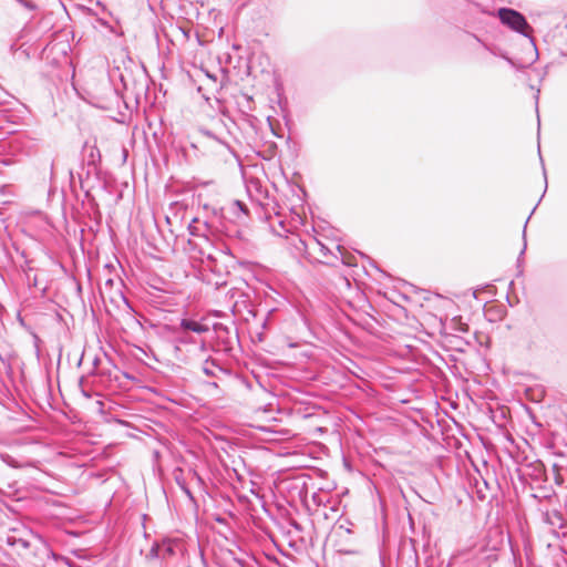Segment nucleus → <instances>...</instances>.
<instances>
[{"label": "nucleus", "instance_id": "obj_18", "mask_svg": "<svg viewBox=\"0 0 567 567\" xmlns=\"http://www.w3.org/2000/svg\"><path fill=\"white\" fill-rule=\"evenodd\" d=\"M530 399L532 400H536V401H540L543 399V392L542 391H538V392H530Z\"/></svg>", "mask_w": 567, "mask_h": 567}, {"label": "nucleus", "instance_id": "obj_5", "mask_svg": "<svg viewBox=\"0 0 567 567\" xmlns=\"http://www.w3.org/2000/svg\"><path fill=\"white\" fill-rule=\"evenodd\" d=\"M42 555H48L45 547L29 548V546H27L25 550L20 554V558L24 565L35 567L42 561Z\"/></svg>", "mask_w": 567, "mask_h": 567}, {"label": "nucleus", "instance_id": "obj_25", "mask_svg": "<svg viewBox=\"0 0 567 567\" xmlns=\"http://www.w3.org/2000/svg\"><path fill=\"white\" fill-rule=\"evenodd\" d=\"M140 390H147V391H151V390H154L153 388L151 386H147V385H142L140 386Z\"/></svg>", "mask_w": 567, "mask_h": 567}, {"label": "nucleus", "instance_id": "obj_22", "mask_svg": "<svg viewBox=\"0 0 567 567\" xmlns=\"http://www.w3.org/2000/svg\"><path fill=\"white\" fill-rule=\"evenodd\" d=\"M50 174H51V178H52L54 175V163L53 162L50 165Z\"/></svg>", "mask_w": 567, "mask_h": 567}, {"label": "nucleus", "instance_id": "obj_9", "mask_svg": "<svg viewBox=\"0 0 567 567\" xmlns=\"http://www.w3.org/2000/svg\"><path fill=\"white\" fill-rule=\"evenodd\" d=\"M243 227L244 226H234V225H226V224L223 225V229L228 237H234V238H238L240 240H245L247 230L244 229Z\"/></svg>", "mask_w": 567, "mask_h": 567}, {"label": "nucleus", "instance_id": "obj_12", "mask_svg": "<svg viewBox=\"0 0 567 567\" xmlns=\"http://www.w3.org/2000/svg\"><path fill=\"white\" fill-rule=\"evenodd\" d=\"M199 220L197 218H194L193 221L188 225V230L192 236H199L200 235V227L197 226Z\"/></svg>", "mask_w": 567, "mask_h": 567}, {"label": "nucleus", "instance_id": "obj_30", "mask_svg": "<svg viewBox=\"0 0 567 567\" xmlns=\"http://www.w3.org/2000/svg\"><path fill=\"white\" fill-rule=\"evenodd\" d=\"M271 131H272L274 135L279 136V135L277 134V132H275V130H274V128H271Z\"/></svg>", "mask_w": 567, "mask_h": 567}, {"label": "nucleus", "instance_id": "obj_1", "mask_svg": "<svg viewBox=\"0 0 567 567\" xmlns=\"http://www.w3.org/2000/svg\"><path fill=\"white\" fill-rule=\"evenodd\" d=\"M69 175L70 186L73 188L76 176L79 179L80 188L84 192L85 198L89 200L92 198V189H94L96 186L105 187L106 184L104 181H102L100 167L91 165L80 164V169L76 172L70 169Z\"/></svg>", "mask_w": 567, "mask_h": 567}, {"label": "nucleus", "instance_id": "obj_29", "mask_svg": "<svg viewBox=\"0 0 567 567\" xmlns=\"http://www.w3.org/2000/svg\"><path fill=\"white\" fill-rule=\"evenodd\" d=\"M245 97L247 99L248 102L251 101V96L245 95Z\"/></svg>", "mask_w": 567, "mask_h": 567}, {"label": "nucleus", "instance_id": "obj_14", "mask_svg": "<svg viewBox=\"0 0 567 567\" xmlns=\"http://www.w3.org/2000/svg\"><path fill=\"white\" fill-rule=\"evenodd\" d=\"M107 92L110 93L111 95V99L114 100V102L117 104L120 102V100L122 99L120 95H118V92L116 89H114L110 83H107Z\"/></svg>", "mask_w": 567, "mask_h": 567}, {"label": "nucleus", "instance_id": "obj_21", "mask_svg": "<svg viewBox=\"0 0 567 567\" xmlns=\"http://www.w3.org/2000/svg\"><path fill=\"white\" fill-rule=\"evenodd\" d=\"M187 244H188V246H189V248L192 250H194L196 248V246H197V244L194 240H192V239H189Z\"/></svg>", "mask_w": 567, "mask_h": 567}, {"label": "nucleus", "instance_id": "obj_8", "mask_svg": "<svg viewBox=\"0 0 567 567\" xmlns=\"http://www.w3.org/2000/svg\"><path fill=\"white\" fill-rule=\"evenodd\" d=\"M0 363L8 375H12L13 368L19 363V357L14 351L0 353Z\"/></svg>", "mask_w": 567, "mask_h": 567}, {"label": "nucleus", "instance_id": "obj_27", "mask_svg": "<svg viewBox=\"0 0 567 567\" xmlns=\"http://www.w3.org/2000/svg\"><path fill=\"white\" fill-rule=\"evenodd\" d=\"M461 330H462V331H467V326H466V324L461 326Z\"/></svg>", "mask_w": 567, "mask_h": 567}, {"label": "nucleus", "instance_id": "obj_17", "mask_svg": "<svg viewBox=\"0 0 567 567\" xmlns=\"http://www.w3.org/2000/svg\"><path fill=\"white\" fill-rule=\"evenodd\" d=\"M441 486L440 484L435 481V486L433 487V498L434 499H439L440 496H441Z\"/></svg>", "mask_w": 567, "mask_h": 567}, {"label": "nucleus", "instance_id": "obj_10", "mask_svg": "<svg viewBox=\"0 0 567 567\" xmlns=\"http://www.w3.org/2000/svg\"><path fill=\"white\" fill-rule=\"evenodd\" d=\"M313 240L316 246L319 248V251L322 255V257L327 258V262H330V257H333L337 260L339 259V257L333 255V252L324 244H322L316 238Z\"/></svg>", "mask_w": 567, "mask_h": 567}, {"label": "nucleus", "instance_id": "obj_26", "mask_svg": "<svg viewBox=\"0 0 567 567\" xmlns=\"http://www.w3.org/2000/svg\"><path fill=\"white\" fill-rule=\"evenodd\" d=\"M97 106L101 109H104V110H107L111 107L109 104H99Z\"/></svg>", "mask_w": 567, "mask_h": 567}, {"label": "nucleus", "instance_id": "obj_23", "mask_svg": "<svg viewBox=\"0 0 567 567\" xmlns=\"http://www.w3.org/2000/svg\"><path fill=\"white\" fill-rule=\"evenodd\" d=\"M315 431L319 432V433H323L324 429L322 426L318 425V426L315 427Z\"/></svg>", "mask_w": 567, "mask_h": 567}, {"label": "nucleus", "instance_id": "obj_24", "mask_svg": "<svg viewBox=\"0 0 567 567\" xmlns=\"http://www.w3.org/2000/svg\"><path fill=\"white\" fill-rule=\"evenodd\" d=\"M203 370L206 374H213L212 370L208 367H204Z\"/></svg>", "mask_w": 567, "mask_h": 567}, {"label": "nucleus", "instance_id": "obj_3", "mask_svg": "<svg viewBox=\"0 0 567 567\" xmlns=\"http://www.w3.org/2000/svg\"><path fill=\"white\" fill-rule=\"evenodd\" d=\"M213 330L216 337L215 351L230 354L238 341L237 331L231 332L230 328L220 322L214 323Z\"/></svg>", "mask_w": 567, "mask_h": 567}, {"label": "nucleus", "instance_id": "obj_13", "mask_svg": "<svg viewBox=\"0 0 567 567\" xmlns=\"http://www.w3.org/2000/svg\"><path fill=\"white\" fill-rule=\"evenodd\" d=\"M200 133L204 135V136H207L208 138L213 140L214 142H216L217 144L221 145V146H225V147H228V145L223 142L221 140H219L217 136H215L210 131L208 130H200Z\"/></svg>", "mask_w": 567, "mask_h": 567}, {"label": "nucleus", "instance_id": "obj_6", "mask_svg": "<svg viewBox=\"0 0 567 567\" xmlns=\"http://www.w3.org/2000/svg\"><path fill=\"white\" fill-rule=\"evenodd\" d=\"M100 163H101L100 150L96 146H89L87 144H85L83 159H82L81 164L100 167Z\"/></svg>", "mask_w": 567, "mask_h": 567}, {"label": "nucleus", "instance_id": "obj_2", "mask_svg": "<svg viewBox=\"0 0 567 567\" xmlns=\"http://www.w3.org/2000/svg\"><path fill=\"white\" fill-rule=\"evenodd\" d=\"M214 216L219 218L220 226H247L250 220V212L247 205L241 200H233L229 205L213 208Z\"/></svg>", "mask_w": 567, "mask_h": 567}, {"label": "nucleus", "instance_id": "obj_16", "mask_svg": "<svg viewBox=\"0 0 567 567\" xmlns=\"http://www.w3.org/2000/svg\"><path fill=\"white\" fill-rule=\"evenodd\" d=\"M336 248H337L338 252L341 255V261H342L344 265H347V266H352V265H353V264H352V261H351L350 259H346V258H344L341 246H340V245H337V247H336Z\"/></svg>", "mask_w": 567, "mask_h": 567}, {"label": "nucleus", "instance_id": "obj_15", "mask_svg": "<svg viewBox=\"0 0 567 567\" xmlns=\"http://www.w3.org/2000/svg\"><path fill=\"white\" fill-rule=\"evenodd\" d=\"M27 281L30 287H38L37 276H31L30 272H27Z\"/></svg>", "mask_w": 567, "mask_h": 567}, {"label": "nucleus", "instance_id": "obj_4", "mask_svg": "<svg viewBox=\"0 0 567 567\" xmlns=\"http://www.w3.org/2000/svg\"><path fill=\"white\" fill-rule=\"evenodd\" d=\"M498 17L502 23L508 25L509 28L517 32L525 33L526 29H528V24L523 14L515 10L505 8L499 9Z\"/></svg>", "mask_w": 567, "mask_h": 567}, {"label": "nucleus", "instance_id": "obj_19", "mask_svg": "<svg viewBox=\"0 0 567 567\" xmlns=\"http://www.w3.org/2000/svg\"><path fill=\"white\" fill-rule=\"evenodd\" d=\"M121 81L123 83V86L125 87V90H128L130 89V84L127 82V79L124 74H121Z\"/></svg>", "mask_w": 567, "mask_h": 567}, {"label": "nucleus", "instance_id": "obj_7", "mask_svg": "<svg viewBox=\"0 0 567 567\" xmlns=\"http://www.w3.org/2000/svg\"><path fill=\"white\" fill-rule=\"evenodd\" d=\"M179 328L185 332H195L198 334L209 331V327L206 323L188 318H184L181 320Z\"/></svg>", "mask_w": 567, "mask_h": 567}, {"label": "nucleus", "instance_id": "obj_28", "mask_svg": "<svg viewBox=\"0 0 567 567\" xmlns=\"http://www.w3.org/2000/svg\"><path fill=\"white\" fill-rule=\"evenodd\" d=\"M203 226H204L205 228H208V223H207V221H205V223L203 224Z\"/></svg>", "mask_w": 567, "mask_h": 567}, {"label": "nucleus", "instance_id": "obj_20", "mask_svg": "<svg viewBox=\"0 0 567 567\" xmlns=\"http://www.w3.org/2000/svg\"><path fill=\"white\" fill-rule=\"evenodd\" d=\"M32 270H33V268L30 266V261H28V260H27V261H25V269H24V272H25V274H27V272H30V274H31V271H32Z\"/></svg>", "mask_w": 567, "mask_h": 567}, {"label": "nucleus", "instance_id": "obj_11", "mask_svg": "<svg viewBox=\"0 0 567 567\" xmlns=\"http://www.w3.org/2000/svg\"><path fill=\"white\" fill-rule=\"evenodd\" d=\"M189 332H185L181 329V331L176 330L174 334V341L176 343H190L193 342V338L188 334Z\"/></svg>", "mask_w": 567, "mask_h": 567}]
</instances>
